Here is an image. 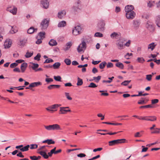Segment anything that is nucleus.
Here are the masks:
<instances>
[{
  "label": "nucleus",
  "instance_id": "nucleus-46",
  "mask_svg": "<svg viewBox=\"0 0 160 160\" xmlns=\"http://www.w3.org/2000/svg\"><path fill=\"white\" fill-rule=\"evenodd\" d=\"M154 1H149L148 3V6L149 8H151L154 6Z\"/></svg>",
  "mask_w": 160,
  "mask_h": 160
},
{
  "label": "nucleus",
  "instance_id": "nucleus-17",
  "mask_svg": "<svg viewBox=\"0 0 160 160\" xmlns=\"http://www.w3.org/2000/svg\"><path fill=\"white\" fill-rule=\"evenodd\" d=\"M149 99L146 98H142L139 100L138 103L139 104L143 105L146 104L148 101Z\"/></svg>",
  "mask_w": 160,
  "mask_h": 160
},
{
  "label": "nucleus",
  "instance_id": "nucleus-23",
  "mask_svg": "<svg viewBox=\"0 0 160 160\" xmlns=\"http://www.w3.org/2000/svg\"><path fill=\"white\" fill-rule=\"evenodd\" d=\"M43 143H47L48 145L51 144H54L55 143V142L51 139L43 141L42 142Z\"/></svg>",
  "mask_w": 160,
  "mask_h": 160
},
{
  "label": "nucleus",
  "instance_id": "nucleus-45",
  "mask_svg": "<svg viewBox=\"0 0 160 160\" xmlns=\"http://www.w3.org/2000/svg\"><path fill=\"white\" fill-rule=\"evenodd\" d=\"M30 149H31L37 148L38 147V145L36 144H32L30 145Z\"/></svg>",
  "mask_w": 160,
  "mask_h": 160
},
{
  "label": "nucleus",
  "instance_id": "nucleus-34",
  "mask_svg": "<svg viewBox=\"0 0 160 160\" xmlns=\"http://www.w3.org/2000/svg\"><path fill=\"white\" fill-rule=\"evenodd\" d=\"M45 33L44 32H40L39 33L38 37H39L40 38L42 39L45 38Z\"/></svg>",
  "mask_w": 160,
  "mask_h": 160
},
{
  "label": "nucleus",
  "instance_id": "nucleus-55",
  "mask_svg": "<svg viewBox=\"0 0 160 160\" xmlns=\"http://www.w3.org/2000/svg\"><path fill=\"white\" fill-rule=\"evenodd\" d=\"M159 130L160 129H159L158 128H156L154 129V131L151 132V133L152 134L158 133L160 132L159 131Z\"/></svg>",
  "mask_w": 160,
  "mask_h": 160
},
{
  "label": "nucleus",
  "instance_id": "nucleus-29",
  "mask_svg": "<svg viewBox=\"0 0 160 160\" xmlns=\"http://www.w3.org/2000/svg\"><path fill=\"white\" fill-rule=\"evenodd\" d=\"M49 44L51 46H54L57 45V43L55 40L52 39L49 42Z\"/></svg>",
  "mask_w": 160,
  "mask_h": 160
},
{
  "label": "nucleus",
  "instance_id": "nucleus-41",
  "mask_svg": "<svg viewBox=\"0 0 160 160\" xmlns=\"http://www.w3.org/2000/svg\"><path fill=\"white\" fill-rule=\"evenodd\" d=\"M64 62L67 65H69L71 63V60L69 58H65L64 60Z\"/></svg>",
  "mask_w": 160,
  "mask_h": 160
},
{
  "label": "nucleus",
  "instance_id": "nucleus-20",
  "mask_svg": "<svg viewBox=\"0 0 160 160\" xmlns=\"http://www.w3.org/2000/svg\"><path fill=\"white\" fill-rule=\"evenodd\" d=\"M66 14V12L64 10L61 11L59 12L58 13V18L62 19Z\"/></svg>",
  "mask_w": 160,
  "mask_h": 160
},
{
  "label": "nucleus",
  "instance_id": "nucleus-44",
  "mask_svg": "<svg viewBox=\"0 0 160 160\" xmlns=\"http://www.w3.org/2000/svg\"><path fill=\"white\" fill-rule=\"evenodd\" d=\"M137 60L138 62L141 63H143L145 61L144 59L142 57L138 58Z\"/></svg>",
  "mask_w": 160,
  "mask_h": 160
},
{
  "label": "nucleus",
  "instance_id": "nucleus-4",
  "mask_svg": "<svg viewBox=\"0 0 160 160\" xmlns=\"http://www.w3.org/2000/svg\"><path fill=\"white\" fill-rule=\"evenodd\" d=\"M49 20L47 19H45L41 23L40 28L42 30H45L48 26Z\"/></svg>",
  "mask_w": 160,
  "mask_h": 160
},
{
  "label": "nucleus",
  "instance_id": "nucleus-59",
  "mask_svg": "<svg viewBox=\"0 0 160 160\" xmlns=\"http://www.w3.org/2000/svg\"><path fill=\"white\" fill-rule=\"evenodd\" d=\"M131 41L130 40H128L124 45V46H126L127 47H129L131 44Z\"/></svg>",
  "mask_w": 160,
  "mask_h": 160
},
{
  "label": "nucleus",
  "instance_id": "nucleus-2",
  "mask_svg": "<svg viewBox=\"0 0 160 160\" xmlns=\"http://www.w3.org/2000/svg\"><path fill=\"white\" fill-rule=\"evenodd\" d=\"M61 106V104H54L49 106L48 108H46V109L49 112H54L57 111V108Z\"/></svg>",
  "mask_w": 160,
  "mask_h": 160
},
{
  "label": "nucleus",
  "instance_id": "nucleus-58",
  "mask_svg": "<svg viewBox=\"0 0 160 160\" xmlns=\"http://www.w3.org/2000/svg\"><path fill=\"white\" fill-rule=\"evenodd\" d=\"M53 62V60L51 58H48L45 60L44 62V63H49Z\"/></svg>",
  "mask_w": 160,
  "mask_h": 160
},
{
  "label": "nucleus",
  "instance_id": "nucleus-9",
  "mask_svg": "<svg viewBox=\"0 0 160 160\" xmlns=\"http://www.w3.org/2000/svg\"><path fill=\"white\" fill-rule=\"evenodd\" d=\"M105 24L104 21L102 20H100L98 23V27L100 31H103L104 30Z\"/></svg>",
  "mask_w": 160,
  "mask_h": 160
},
{
  "label": "nucleus",
  "instance_id": "nucleus-50",
  "mask_svg": "<svg viewBox=\"0 0 160 160\" xmlns=\"http://www.w3.org/2000/svg\"><path fill=\"white\" fill-rule=\"evenodd\" d=\"M152 75H146V79L148 81H150L152 79Z\"/></svg>",
  "mask_w": 160,
  "mask_h": 160
},
{
  "label": "nucleus",
  "instance_id": "nucleus-28",
  "mask_svg": "<svg viewBox=\"0 0 160 160\" xmlns=\"http://www.w3.org/2000/svg\"><path fill=\"white\" fill-rule=\"evenodd\" d=\"M61 65V63L59 62H56L54 63L52 66V67H53V68L54 69H58L59 68L60 66Z\"/></svg>",
  "mask_w": 160,
  "mask_h": 160
},
{
  "label": "nucleus",
  "instance_id": "nucleus-47",
  "mask_svg": "<svg viewBox=\"0 0 160 160\" xmlns=\"http://www.w3.org/2000/svg\"><path fill=\"white\" fill-rule=\"evenodd\" d=\"M65 97L68 99L70 100H71L72 99V98L70 96L69 93L65 92Z\"/></svg>",
  "mask_w": 160,
  "mask_h": 160
},
{
  "label": "nucleus",
  "instance_id": "nucleus-48",
  "mask_svg": "<svg viewBox=\"0 0 160 160\" xmlns=\"http://www.w3.org/2000/svg\"><path fill=\"white\" fill-rule=\"evenodd\" d=\"M131 81V80L125 81L124 82H122L121 83V84L122 85H123L125 86H127L130 82Z\"/></svg>",
  "mask_w": 160,
  "mask_h": 160
},
{
  "label": "nucleus",
  "instance_id": "nucleus-25",
  "mask_svg": "<svg viewBox=\"0 0 160 160\" xmlns=\"http://www.w3.org/2000/svg\"><path fill=\"white\" fill-rule=\"evenodd\" d=\"M37 29H34L33 27H30L28 30V33L29 34H32L34 32H36Z\"/></svg>",
  "mask_w": 160,
  "mask_h": 160
},
{
  "label": "nucleus",
  "instance_id": "nucleus-32",
  "mask_svg": "<svg viewBox=\"0 0 160 160\" xmlns=\"http://www.w3.org/2000/svg\"><path fill=\"white\" fill-rule=\"evenodd\" d=\"M30 147V145H29L23 147L20 149V151L21 152H25L28 151L29 150V148Z\"/></svg>",
  "mask_w": 160,
  "mask_h": 160
},
{
  "label": "nucleus",
  "instance_id": "nucleus-6",
  "mask_svg": "<svg viewBox=\"0 0 160 160\" xmlns=\"http://www.w3.org/2000/svg\"><path fill=\"white\" fill-rule=\"evenodd\" d=\"M42 84V82H40L31 83L29 84L28 87H26V89H32V88L38 87L39 86L41 85Z\"/></svg>",
  "mask_w": 160,
  "mask_h": 160
},
{
  "label": "nucleus",
  "instance_id": "nucleus-30",
  "mask_svg": "<svg viewBox=\"0 0 160 160\" xmlns=\"http://www.w3.org/2000/svg\"><path fill=\"white\" fill-rule=\"evenodd\" d=\"M80 2L79 1H78L75 3V6L73 8L74 10H77L78 9H80Z\"/></svg>",
  "mask_w": 160,
  "mask_h": 160
},
{
  "label": "nucleus",
  "instance_id": "nucleus-13",
  "mask_svg": "<svg viewBox=\"0 0 160 160\" xmlns=\"http://www.w3.org/2000/svg\"><path fill=\"white\" fill-rule=\"evenodd\" d=\"M12 43V41L9 39L6 40L4 43V46L6 48H9L11 46Z\"/></svg>",
  "mask_w": 160,
  "mask_h": 160
},
{
  "label": "nucleus",
  "instance_id": "nucleus-33",
  "mask_svg": "<svg viewBox=\"0 0 160 160\" xmlns=\"http://www.w3.org/2000/svg\"><path fill=\"white\" fill-rule=\"evenodd\" d=\"M66 25V22L64 21H62L59 23L58 26L59 27H65Z\"/></svg>",
  "mask_w": 160,
  "mask_h": 160
},
{
  "label": "nucleus",
  "instance_id": "nucleus-62",
  "mask_svg": "<svg viewBox=\"0 0 160 160\" xmlns=\"http://www.w3.org/2000/svg\"><path fill=\"white\" fill-rule=\"evenodd\" d=\"M97 116L99 117H101V119L102 120H103L104 119V116L101 113H99L97 114Z\"/></svg>",
  "mask_w": 160,
  "mask_h": 160
},
{
  "label": "nucleus",
  "instance_id": "nucleus-5",
  "mask_svg": "<svg viewBox=\"0 0 160 160\" xmlns=\"http://www.w3.org/2000/svg\"><path fill=\"white\" fill-rule=\"evenodd\" d=\"M71 110L68 107H61L60 108L59 113L61 114H65L67 112H71Z\"/></svg>",
  "mask_w": 160,
  "mask_h": 160
},
{
  "label": "nucleus",
  "instance_id": "nucleus-63",
  "mask_svg": "<svg viewBox=\"0 0 160 160\" xmlns=\"http://www.w3.org/2000/svg\"><path fill=\"white\" fill-rule=\"evenodd\" d=\"M142 136V135L140 134V132H138L134 134L135 137H140Z\"/></svg>",
  "mask_w": 160,
  "mask_h": 160
},
{
  "label": "nucleus",
  "instance_id": "nucleus-64",
  "mask_svg": "<svg viewBox=\"0 0 160 160\" xmlns=\"http://www.w3.org/2000/svg\"><path fill=\"white\" fill-rule=\"evenodd\" d=\"M100 156L99 155H98L95 157H93L92 158L88 159V160H93L94 159H97L98 158H99L100 157Z\"/></svg>",
  "mask_w": 160,
  "mask_h": 160
},
{
  "label": "nucleus",
  "instance_id": "nucleus-42",
  "mask_svg": "<svg viewBox=\"0 0 160 160\" xmlns=\"http://www.w3.org/2000/svg\"><path fill=\"white\" fill-rule=\"evenodd\" d=\"M101 78V76H98L97 77H93V80H94L95 82H98Z\"/></svg>",
  "mask_w": 160,
  "mask_h": 160
},
{
  "label": "nucleus",
  "instance_id": "nucleus-53",
  "mask_svg": "<svg viewBox=\"0 0 160 160\" xmlns=\"http://www.w3.org/2000/svg\"><path fill=\"white\" fill-rule=\"evenodd\" d=\"M107 68H112L113 67V64L111 62H108L107 63Z\"/></svg>",
  "mask_w": 160,
  "mask_h": 160
},
{
  "label": "nucleus",
  "instance_id": "nucleus-8",
  "mask_svg": "<svg viewBox=\"0 0 160 160\" xmlns=\"http://www.w3.org/2000/svg\"><path fill=\"white\" fill-rule=\"evenodd\" d=\"M86 44L84 41L82 42L78 46L77 48V51L79 52H81L83 51L85 49V46Z\"/></svg>",
  "mask_w": 160,
  "mask_h": 160
},
{
  "label": "nucleus",
  "instance_id": "nucleus-26",
  "mask_svg": "<svg viewBox=\"0 0 160 160\" xmlns=\"http://www.w3.org/2000/svg\"><path fill=\"white\" fill-rule=\"evenodd\" d=\"M116 66L120 68L121 69H123L124 68V66L123 64L121 62H118L115 64Z\"/></svg>",
  "mask_w": 160,
  "mask_h": 160
},
{
  "label": "nucleus",
  "instance_id": "nucleus-40",
  "mask_svg": "<svg viewBox=\"0 0 160 160\" xmlns=\"http://www.w3.org/2000/svg\"><path fill=\"white\" fill-rule=\"evenodd\" d=\"M32 69L35 71V70L37 69L36 68L39 67V65L38 64L35 63L33 62L32 63Z\"/></svg>",
  "mask_w": 160,
  "mask_h": 160
},
{
  "label": "nucleus",
  "instance_id": "nucleus-10",
  "mask_svg": "<svg viewBox=\"0 0 160 160\" xmlns=\"http://www.w3.org/2000/svg\"><path fill=\"white\" fill-rule=\"evenodd\" d=\"M27 41V39L26 38H22L20 39L18 42V45L21 47H23L25 45Z\"/></svg>",
  "mask_w": 160,
  "mask_h": 160
},
{
  "label": "nucleus",
  "instance_id": "nucleus-52",
  "mask_svg": "<svg viewBox=\"0 0 160 160\" xmlns=\"http://www.w3.org/2000/svg\"><path fill=\"white\" fill-rule=\"evenodd\" d=\"M97 87V86L96 85L93 83V82H91L89 85L88 86V87L89 88H95Z\"/></svg>",
  "mask_w": 160,
  "mask_h": 160
},
{
  "label": "nucleus",
  "instance_id": "nucleus-56",
  "mask_svg": "<svg viewBox=\"0 0 160 160\" xmlns=\"http://www.w3.org/2000/svg\"><path fill=\"white\" fill-rule=\"evenodd\" d=\"M159 102V100L158 99H155L151 100V103L152 104H154L158 103Z\"/></svg>",
  "mask_w": 160,
  "mask_h": 160
},
{
  "label": "nucleus",
  "instance_id": "nucleus-43",
  "mask_svg": "<svg viewBox=\"0 0 160 160\" xmlns=\"http://www.w3.org/2000/svg\"><path fill=\"white\" fill-rule=\"evenodd\" d=\"M33 55V52H29L28 51L27 52L25 55V57L27 58H29L31 57Z\"/></svg>",
  "mask_w": 160,
  "mask_h": 160
},
{
  "label": "nucleus",
  "instance_id": "nucleus-49",
  "mask_svg": "<svg viewBox=\"0 0 160 160\" xmlns=\"http://www.w3.org/2000/svg\"><path fill=\"white\" fill-rule=\"evenodd\" d=\"M94 36L96 37L101 38L103 36V35L102 33L100 32H97L95 33Z\"/></svg>",
  "mask_w": 160,
  "mask_h": 160
},
{
  "label": "nucleus",
  "instance_id": "nucleus-16",
  "mask_svg": "<svg viewBox=\"0 0 160 160\" xmlns=\"http://www.w3.org/2000/svg\"><path fill=\"white\" fill-rule=\"evenodd\" d=\"M134 9V7L131 5H128L125 7V10L126 12H134L133 10Z\"/></svg>",
  "mask_w": 160,
  "mask_h": 160
},
{
  "label": "nucleus",
  "instance_id": "nucleus-18",
  "mask_svg": "<svg viewBox=\"0 0 160 160\" xmlns=\"http://www.w3.org/2000/svg\"><path fill=\"white\" fill-rule=\"evenodd\" d=\"M116 44L118 49L121 50L124 48V45L123 44V42L120 41H118V42L116 43Z\"/></svg>",
  "mask_w": 160,
  "mask_h": 160
},
{
  "label": "nucleus",
  "instance_id": "nucleus-57",
  "mask_svg": "<svg viewBox=\"0 0 160 160\" xmlns=\"http://www.w3.org/2000/svg\"><path fill=\"white\" fill-rule=\"evenodd\" d=\"M132 55V53H127L126 55L124 56V58L126 59H129V57L130 56Z\"/></svg>",
  "mask_w": 160,
  "mask_h": 160
},
{
  "label": "nucleus",
  "instance_id": "nucleus-35",
  "mask_svg": "<svg viewBox=\"0 0 160 160\" xmlns=\"http://www.w3.org/2000/svg\"><path fill=\"white\" fill-rule=\"evenodd\" d=\"M78 81L77 83V86H81L83 84L82 80L79 78L78 77L77 78Z\"/></svg>",
  "mask_w": 160,
  "mask_h": 160
},
{
  "label": "nucleus",
  "instance_id": "nucleus-22",
  "mask_svg": "<svg viewBox=\"0 0 160 160\" xmlns=\"http://www.w3.org/2000/svg\"><path fill=\"white\" fill-rule=\"evenodd\" d=\"M156 46V44L155 43H152L148 45V49H150L151 51H152L154 49Z\"/></svg>",
  "mask_w": 160,
  "mask_h": 160
},
{
  "label": "nucleus",
  "instance_id": "nucleus-31",
  "mask_svg": "<svg viewBox=\"0 0 160 160\" xmlns=\"http://www.w3.org/2000/svg\"><path fill=\"white\" fill-rule=\"evenodd\" d=\"M18 31V29L17 27H14V26H13L12 27V29L10 31V32L12 34L14 33L17 32Z\"/></svg>",
  "mask_w": 160,
  "mask_h": 160
},
{
  "label": "nucleus",
  "instance_id": "nucleus-14",
  "mask_svg": "<svg viewBox=\"0 0 160 160\" xmlns=\"http://www.w3.org/2000/svg\"><path fill=\"white\" fill-rule=\"evenodd\" d=\"M140 22L138 20H134L133 22V28L134 29H138L140 26Z\"/></svg>",
  "mask_w": 160,
  "mask_h": 160
},
{
  "label": "nucleus",
  "instance_id": "nucleus-27",
  "mask_svg": "<svg viewBox=\"0 0 160 160\" xmlns=\"http://www.w3.org/2000/svg\"><path fill=\"white\" fill-rule=\"evenodd\" d=\"M60 87V85H51L49 86L48 88L49 89H51L54 88H59Z\"/></svg>",
  "mask_w": 160,
  "mask_h": 160
},
{
  "label": "nucleus",
  "instance_id": "nucleus-21",
  "mask_svg": "<svg viewBox=\"0 0 160 160\" xmlns=\"http://www.w3.org/2000/svg\"><path fill=\"white\" fill-rule=\"evenodd\" d=\"M27 67V64L26 63H23L21 64L20 68L22 72H25Z\"/></svg>",
  "mask_w": 160,
  "mask_h": 160
},
{
  "label": "nucleus",
  "instance_id": "nucleus-12",
  "mask_svg": "<svg viewBox=\"0 0 160 160\" xmlns=\"http://www.w3.org/2000/svg\"><path fill=\"white\" fill-rule=\"evenodd\" d=\"M135 13L134 12H126V16L127 18L128 19H132L135 16Z\"/></svg>",
  "mask_w": 160,
  "mask_h": 160
},
{
  "label": "nucleus",
  "instance_id": "nucleus-19",
  "mask_svg": "<svg viewBox=\"0 0 160 160\" xmlns=\"http://www.w3.org/2000/svg\"><path fill=\"white\" fill-rule=\"evenodd\" d=\"M146 121H149L153 122L157 120V117L154 116H146Z\"/></svg>",
  "mask_w": 160,
  "mask_h": 160
},
{
  "label": "nucleus",
  "instance_id": "nucleus-37",
  "mask_svg": "<svg viewBox=\"0 0 160 160\" xmlns=\"http://www.w3.org/2000/svg\"><path fill=\"white\" fill-rule=\"evenodd\" d=\"M156 22L157 26L160 28V16L157 17Z\"/></svg>",
  "mask_w": 160,
  "mask_h": 160
},
{
  "label": "nucleus",
  "instance_id": "nucleus-1",
  "mask_svg": "<svg viewBox=\"0 0 160 160\" xmlns=\"http://www.w3.org/2000/svg\"><path fill=\"white\" fill-rule=\"evenodd\" d=\"M45 129L47 131H61L62 130L60 126L57 124L48 125H44Z\"/></svg>",
  "mask_w": 160,
  "mask_h": 160
},
{
  "label": "nucleus",
  "instance_id": "nucleus-51",
  "mask_svg": "<svg viewBox=\"0 0 160 160\" xmlns=\"http://www.w3.org/2000/svg\"><path fill=\"white\" fill-rule=\"evenodd\" d=\"M41 55L39 53H38L37 56L34 58V59L35 60H37L39 61L40 60V58L41 57Z\"/></svg>",
  "mask_w": 160,
  "mask_h": 160
},
{
  "label": "nucleus",
  "instance_id": "nucleus-54",
  "mask_svg": "<svg viewBox=\"0 0 160 160\" xmlns=\"http://www.w3.org/2000/svg\"><path fill=\"white\" fill-rule=\"evenodd\" d=\"M54 78L56 81H61V78L60 76H54Z\"/></svg>",
  "mask_w": 160,
  "mask_h": 160
},
{
  "label": "nucleus",
  "instance_id": "nucleus-60",
  "mask_svg": "<svg viewBox=\"0 0 160 160\" xmlns=\"http://www.w3.org/2000/svg\"><path fill=\"white\" fill-rule=\"evenodd\" d=\"M18 65V64L16 62H14L11 63L10 65V67L11 68H13L16 67Z\"/></svg>",
  "mask_w": 160,
  "mask_h": 160
},
{
  "label": "nucleus",
  "instance_id": "nucleus-24",
  "mask_svg": "<svg viewBox=\"0 0 160 160\" xmlns=\"http://www.w3.org/2000/svg\"><path fill=\"white\" fill-rule=\"evenodd\" d=\"M72 45V42H69L66 44V47L64 48L65 51H67L70 48Z\"/></svg>",
  "mask_w": 160,
  "mask_h": 160
},
{
  "label": "nucleus",
  "instance_id": "nucleus-36",
  "mask_svg": "<svg viewBox=\"0 0 160 160\" xmlns=\"http://www.w3.org/2000/svg\"><path fill=\"white\" fill-rule=\"evenodd\" d=\"M118 36L119 35L118 33L116 32H113L110 35V37L112 38H117Z\"/></svg>",
  "mask_w": 160,
  "mask_h": 160
},
{
  "label": "nucleus",
  "instance_id": "nucleus-7",
  "mask_svg": "<svg viewBox=\"0 0 160 160\" xmlns=\"http://www.w3.org/2000/svg\"><path fill=\"white\" fill-rule=\"evenodd\" d=\"M81 27L79 26L75 27L72 30V34L74 35H77L81 33Z\"/></svg>",
  "mask_w": 160,
  "mask_h": 160
},
{
  "label": "nucleus",
  "instance_id": "nucleus-38",
  "mask_svg": "<svg viewBox=\"0 0 160 160\" xmlns=\"http://www.w3.org/2000/svg\"><path fill=\"white\" fill-rule=\"evenodd\" d=\"M107 62H103L100 63L99 67L101 69H103L104 68Z\"/></svg>",
  "mask_w": 160,
  "mask_h": 160
},
{
  "label": "nucleus",
  "instance_id": "nucleus-11",
  "mask_svg": "<svg viewBox=\"0 0 160 160\" xmlns=\"http://www.w3.org/2000/svg\"><path fill=\"white\" fill-rule=\"evenodd\" d=\"M7 10L12 13L13 15H16L17 13V9L16 7L13 6L8 8Z\"/></svg>",
  "mask_w": 160,
  "mask_h": 160
},
{
  "label": "nucleus",
  "instance_id": "nucleus-39",
  "mask_svg": "<svg viewBox=\"0 0 160 160\" xmlns=\"http://www.w3.org/2000/svg\"><path fill=\"white\" fill-rule=\"evenodd\" d=\"M152 105V104L147 105L145 106H140L139 108H153Z\"/></svg>",
  "mask_w": 160,
  "mask_h": 160
},
{
  "label": "nucleus",
  "instance_id": "nucleus-15",
  "mask_svg": "<svg viewBox=\"0 0 160 160\" xmlns=\"http://www.w3.org/2000/svg\"><path fill=\"white\" fill-rule=\"evenodd\" d=\"M41 4L44 8L45 9H47L48 8L49 6V3L48 0H42L41 1Z\"/></svg>",
  "mask_w": 160,
  "mask_h": 160
},
{
  "label": "nucleus",
  "instance_id": "nucleus-61",
  "mask_svg": "<svg viewBox=\"0 0 160 160\" xmlns=\"http://www.w3.org/2000/svg\"><path fill=\"white\" fill-rule=\"evenodd\" d=\"M142 148L141 152H146L148 149V148L147 147H145L144 146H142Z\"/></svg>",
  "mask_w": 160,
  "mask_h": 160
},
{
  "label": "nucleus",
  "instance_id": "nucleus-3",
  "mask_svg": "<svg viewBox=\"0 0 160 160\" xmlns=\"http://www.w3.org/2000/svg\"><path fill=\"white\" fill-rule=\"evenodd\" d=\"M126 140L125 139H117L110 141L108 142L109 145L110 146H113L116 145L122 142H124V141Z\"/></svg>",
  "mask_w": 160,
  "mask_h": 160
}]
</instances>
